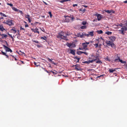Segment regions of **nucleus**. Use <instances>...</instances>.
I'll return each mask as SVG.
<instances>
[{
  "instance_id": "1",
  "label": "nucleus",
  "mask_w": 127,
  "mask_h": 127,
  "mask_svg": "<svg viewBox=\"0 0 127 127\" xmlns=\"http://www.w3.org/2000/svg\"><path fill=\"white\" fill-rule=\"evenodd\" d=\"M69 35L70 34L68 33H64L62 32L58 33L57 36V37L60 40L63 39L67 40V36Z\"/></svg>"
},
{
  "instance_id": "2",
  "label": "nucleus",
  "mask_w": 127,
  "mask_h": 127,
  "mask_svg": "<svg viewBox=\"0 0 127 127\" xmlns=\"http://www.w3.org/2000/svg\"><path fill=\"white\" fill-rule=\"evenodd\" d=\"M74 19V18L72 16H65V21L66 22H72Z\"/></svg>"
},
{
  "instance_id": "3",
  "label": "nucleus",
  "mask_w": 127,
  "mask_h": 127,
  "mask_svg": "<svg viewBox=\"0 0 127 127\" xmlns=\"http://www.w3.org/2000/svg\"><path fill=\"white\" fill-rule=\"evenodd\" d=\"M106 43L107 46H111L112 47L114 45V44L113 42L110 40H106Z\"/></svg>"
},
{
  "instance_id": "4",
  "label": "nucleus",
  "mask_w": 127,
  "mask_h": 127,
  "mask_svg": "<svg viewBox=\"0 0 127 127\" xmlns=\"http://www.w3.org/2000/svg\"><path fill=\"white\" fill-rule=\"evenodd\" d=\"M94 15L97 16V20L98 21L101 20V19L103 18V16L97 13H96L94 14Z\"/></svg>"
},
{
  "instance_id": "5",
  "label": "nucleus",
  "mask_w": 127,
  "mask_h": 127,
  "mask_svg": "<svg viewBox=\"0 0 127 127\" xmlns=\"http://www.w3.org/2000/svg\"><path fill=\"white\" fill-rule=\"evenodd\" d=\"M3 46L6 52H12V50L10 48L6 46L3 45Z\"/></svg>"
},
{
  "instance_id": "6",
  "label": "nucleus",
  "mask_w": 127,
  "mask_h": 127,
  "mask_svg": "<svg viewBox=\"0 0 127 127\" xmlns=\"http://www.w3.org/2000/svg\"><path fill=\"white\" fill-rule=\"evenodd\" d=\"M4 23L9 26H11L13 24L12 23V20L5 21L4 22Z\"/></svg>"
},
{
  "instance_id": "7",
  "label": "nucleus",
  "mask_w": 127,
  "mask_h": 127,
  "mask_svg": "<svg viewBox=\"0 0 127 127\" xmlns=\"http://www.w3.org/2000/svg\"><path fill=\"white\" fill-rule=\"evenodd\" d=\"M94 57L95 58V59H93L92 60H89V61H85V63L88 64H89L90 63H92L93 61H95L97 58V57L96 56H94Z\"/></svg>"
},
{
  "instance_id": "8",
  "label": "nucleus",
  "mask_w": 127,
  "mask_h": 127,
  "mask_svg": "<svg viewBox=\"0 0 127 127\" xmlns=\"http://www.w3.org/2000/svg\"><path fill=\"white\" fill-rule=\"evenodd\" d=\"M110 41L113 42L116 39V38L115 36H111L108 37Z\"/></svg>"
},
{
  "instance_id": "9",
  "label": "nucleus",
  "mask_w": 127,
  "mask_h": 127,
  "mask_svg": "<svg viewBox=\"0 0 127 127\" xmlns=\"http://www.w3.org/2000/svg\"><path fill=\"white\" fill-rule=\"evenodd\" d=\"M31 30L34 33H37L38 34H39V32L38 31V28L35 29H31Z\"/></svg>"
},
{
  "instance_id": "10",
  "label": "nucleus",
  "mask_w": 127,
  "mask_h": 127,
  "mask_svg": "<svg viewBox=\"0 0 127 127\" xmlns=\"http://www.w3.org/2000/svg\"><path fill=\"white\" fill-rule=\"evenodd\" d=\"M25 17L26 18L28 19L29 22L31 23V21L30 19V16L29 15H25Z\"/></svg>"
},
{
  "instance_id": "11",
  "label": "nucleus",
  "mask_w": 127,
  "mask_h": 127,
  "mask_svg": "<svg viewBox=\"0 0 127 127\" xmlns=\"http://www.w3.org/2000/svg\"><path fill=\"white\" fill-rule=\"evenodd\" d=\"M82 45L83 46V48L84 49H88L87 48V45L85 42L82 43Z\"/></svg>"
},
{
  "instance_id": "12",
  "label": "nucleus",
  "mask_w": 127,
  "mask_h": 127,
  "mask_svg": "<svg viewBox=\"0 0 127 127\" xmlns=\"http://www.w3.org/2000/svg\"><path fill=\"white\" fill-rule=\"evenodd\" d=\"M121 30L123 31H126L127 30V25L125 26L122 27L121 28Z\"/></svg>"
},
{
  "instance_id": "13",
  "label": "nucleus",
  "mask_w": 127,
  "mask_h": 127,
  "mask_svg": "<svg viewBox=\"0 0 127 127\" xmlns=\"http://www.w3.org/2000/svg\"><path fill=\"white\" fill-rule=\"evenodd\" d=\"M83 33H82L81 34L80 33H78L77 35V36L82 38L83 37Z\"/></svg>"
},
{
  "instance_id": "14",
  "label": "nucleus",
  "mask_w": 127,
  "mask_h": 127,
  "mask_svg": "<svg viewBox=\"0 0 127 127\" xmlns=\"http://www.w3.org/2000/svg\"><path fill=\"white\" fill-rule=\"evenodd\" d=\"M70 53L73 54V55H74L75 54V51L73 49H70Z\"/></svg>"
},
{
  "instance_id": "15",
  "label": "nucleus",
  "mask_w": 127,
  "mask_h": 127,
  "mask_svg": "<svg viewBox=\"0 0 127 127\" xmlns=\"http://www.w3.org/2000/svg\"><path fill=\"white\" fill-rule=\"evenodd\" d=\"M115 71V69H112L110 68L109 69V71L110 72L113 73Z\"/></svg>"
},
{
  "instance_id": "16",
  "label": "nucleus",
  "mask_w": 127,
  "mask_h": 127,
  "mask_svg": "<svg viewBox=\"0 0 127 127\" xmlns=\"http://www.w3.org/2000/svg\"><path fill=\"white\" fill-rule=\"evenodd\" d=\"M1 52L2 53V55H5V56H6L7 58H8L9 57H8V55L6 54V53L4 52L3 51H1Z\"/></svg>"
},
{
  "instance_id": "17",
  "label": "nucleus",
  "mask_w": 127,
  "mask_h": 127,
  "mask_svg": "<svg viewBox=\"0 0 127 127\" xmlns=\"http://www.w3.org/2000/svg\"><path fill=\"white\" fill-rule=\"evenodd\" d=\"M120 59L119 57H118L117 58L115 59L114 60V61L115 62H117L119 61V60Z\"/></svg>"
},
{
  "instance_id": "18",
  "label": "nucleus",
  "mask_w": 127,
  "mask_h": 127,
  "mask_svg": "<svg viewBox=\"0 0 127 127\" xmlns=\"http://www.w3.org/2000/svg\"><path fill=\"white\" fill-rule=\"evenodd\" d=\"M0 30L2 31L4 30H5L4 29L3 27V26L2 25H0Z\"/></svg>"
},
{
  "instance_id": "19",
  "label": "nucleus",
  "mask_w": 127,
  "mask_h": 127,
  "mask_svg": "<svg viewBox=\"0 0 127 127\" xmlns=\"http://www.w3.org/2000/svg\"><path fill=\"white\" fill-rule=\"evenodd\" d=\"M89 35H90L91 36H94V32H90L89 33Z\"/></svg>"
},
{
  "instance_id": "20",
  "label": "nucleus",
  "mask_w": 127,
  "mask_h": 127,
  "mask_svg": "<svg viewBox=\"0 0 127 127\" xmlns=\"http://www.w3.org/2000/svg\"><path fill=\"white\" fill-rule=\"evenodd\" d=\"M48 61H49L52 64H53L55 65H56V64L54 63L51 59H50L48 58Z\"/></svg>"
},
{
  "instance_id": "21",
  "label": "nucleus",
  "mask_w": 127,
  "mask_h": 127,
  "mask_svg": "<svg viewBox=\"0 0 127 127\" xmlns=\"http://www.w3.org/2000/svg\"><path fill=\"white\" fill-rule=\"evenodd\" d=\"M48 61H49L52 64H53L55 65H56V64L54 63L51 59H50L48 58Z\"/></svg>"
},
{
  "instance_id": "22",
  "label": "nucleus",
  "mask_w": 127,
  "mask_h": 127,
  "mask_svg": "<svg viewBox=\"0 0 127 127\" xmlns=\"http://www.w3.org/2000/svg\"><path fill=\"white\" fill-rule=\"evenodd\" d=\"M77 53L79 55H80L82 53H83V52L80 51H78L77 52Z\"/></svg>"
},
{
  "instance_id": "23",
  "label": "nucleus",
  "mask_w": 127,
  "mask_h": 127,
  "mask_svg": "<svg viewBox=\"0 0 127 127\" xmlns=\"http://www.w3.org/2000/svg\"><path fill=\"white\" fill-rule=\"evenodd\" d=\"M12 8V9L14 10L15 11H16L18 12V10H19V9H17V8H16L14 7H13Z\"/></svg>"
},
{
  "instance_id": "24",
  "label": "nucleus",
  "mask_w": 127,
  "mask_h": 127,
  "mask_svg": "<svg viewBox=\"0 0 127 127\" xmlns=\"http://www.w3.org/2000/svg\"><path fill=\"white\" fill-rule=\"evenodd\" d=\"M105 33L106 34H107L108 35H111L112 34V33L111 32L108 31L106 32Z\"/></svg>"
},
{
  "instance_id": "25",
  "label": "nucleus",
  "mask_w": 127,
  "mask_h": 127,
  "mask_svg": "<svg viewBox=\"0 0 127 127\" xmlns=\"http://www.w3.org/2000/svg\"><path fill=\"white\" fill-rule=\"evenodd\" d=\"M104 59L105 60L108 61H110V59L108 57L107 58H105Z\"/></svg>"
},
{
  "instance_id": "26",
  "label": "nucleus",
  "mask_w": 127,
  "mask_h": 127,
  "mask_svg": "<svg viewBox=\"0 0 127 127\" xmlns=\"http://www.w3.org/2000/svg\"><path fill=\"white\" fill-rule=\"evenodd\" d=\"M97 32L98 33V34H102L103 33V31H102L101 30H100L99 31H97Z\"/></svg>"
},
{
  "instance_id": "27",
  "label": "nucleus",
  "mask_w": 127,
  "mask_h": 127,
  "mask_svg": "<svg viewBox=\"0 0 127 127\" xmlns=\"http://www.w3.org/2000/svg\"><path fill=\"white\" fill-rule=\"evenodd\" d=\"M87 26H82L80 28L81 29H84L86 28Z\"/></svg>"
},
{
  "instance_id": "28",
  "label": "nucleus",
  "mask_w": 127,
  "mask_h": 127,
  "mask_svg": "<svg viewBox=\"0 0 127 127\" xmlns=\"http://www.w3.org/2000/svg\"><path fill=\"white\" fill-rule=\"evenodd\" d=\"M105 12H107V13H110V14L111 13H112V11L110 10H105Z\"/></svg>"
},
{
  "instance_id": "29",
  "label": "nucleus",
  "mask_w": 127,
  "mask_h": 127,
  "mask_svg": "<svg viewBox=\"0 0 127 127\" xmlns=\"http://www.w3.org/2000/svg\"><path fill=\"white\" fill-rule=\"evenodd\" d=\"M69 0H63L60 1V2L62 3H63L65 2L68 1Z\"/></svg>"
},
{
  "instance_id": "30",
  "label": "nucleus",
  "mask_w": 127,
  "mask_h": 127,
  "mask_svg": "<svg viewBox=\"0 0 127 127\" xmlns=\"http://www.w3.org/2000/svg\"><path fill=\"white\" fill-rule=\"evenodd\" d=\"M119 31L121 32L120 33L122 34H124V31L122 30H119Z\"/></svg>"
},
{
  "instance_id": "31",
  "label": "nucleus",
  "mask_w": 127,
  "mask_h": 127,
  "mask_svg": "<svg viewBox=\"0 0 127 127\" xmlns=\"http://www.w3.org/2000/svg\"><path fill=\"white\" fill-rule=\"evenodd\" d=\"M86 23H87L86 22V21H83L82 23V24L83 25H86Z\"/></svg>"
},
{
  "instance_id": "32",
  "label": "nucleus",
  "mask_w": 127,
  "mask_h": 127,
  "mask_svg": "<svg viewBox=\"0 0 127 127\" xmlns=\"http://www.w3.org/2000/svg\"><path fill=\"white\" fill-rule=\"evenodd\" d=\"M41 38L42 39H44L45 40H46L47 39V38L45 36H44V37H41Z\"/></svg>"
},
{
  "instance_id": "33",
  "label": "nucleus",
  "mask_w": 127,
  "mask_h": 127,
  "mask_svg": "<svg viewBox=\"0 0 127 127\" xmlns=\"http://www.w3.org/2000/svg\"><path fill=\"white\" fill-rule=\"evenodd\" d=\"M1 35L2 37H6L7 36V35L6 34H2Z\"/></svg>"
},
{
  "instance_id": "34",
  "label": "nucleus",
  "mask_w": 127,
  "mask_h": 127,
  "mask_svg": "<svg viewBox=\"0 0 127 127\" xmlns=\"http://www.w3.org/2000/svg\"><path fill=\"white\" fill-rule=\"evenodd\" d=\"M96 63H97L100 64H101L102 63V62H101L100 60H98L96 61Z\"/></svg>"
},
{
  "instance_id": "35",
  "label": "nucleus",
  "mask_w": 127,
  "mask_h": 127,
  "mask_svg": "<svg viewBox=\"0 0 127 127\" xmlns=\"http://www.w3.org/2000/svg\"><path fill=\"white\" fill-rule=\"evenodd\" d=\"M86 9H80V10L82 12H84L86 10Z\"/></svg>"
},
{
  "instance_id": "36",
  "label": "nucleus",
  "mask_w": 127,
  "mask_h": 127,
  "mask_svg": "<svg viewBox=\"0 0 127 127\" xmlns=\"http://www.w3.org/2000/svg\"><path fill=\"white\" fill-rule=\"evenodd\" d=\"M67 45L68 47L69 48H70L71 47V44H70L68 43H67Z\"/></svg>"
},
{
  "instance_id": "37",
  "label": "nucleus",
  "mask_w": 127,
  "mask_h": 127,
  "mask_svg": "<svg viewBox=\"0 0 127 127\" xmlns=\"http://www.w3.org/2000/svg\"><path fill=\"white\" fill-rule=\"evenodd\" d=\"M18 12L20 13L21 14H23V13L22 11L20 10H19Z\"/></svg>"
},
{
  "instance_id": "38",
  "label": "nucleus",
  "mask_w": 127,
  "mask_h": 127,
  "mask_svg": "<svg viewBox=\"0 0 127 127\" xmlns=\"http://www.w3.org/2000/svg\"><path fill=\"white\" fill-rule=\"evenodd\" d=\"M7 5H9L11 7H12L13 6V5L11 3H7Z\"/></svg>"
},
{
  "instance_id": "39",
  "label": "nucleus",
  "mask_w": 127,
  "mask_h": 127,
  "mask_svg": "<svg viewBox=\"0 0 127 127\" xmlns=\"http://www.w3.org/2000/svg\"><path fill=\"white\" fill-rule=\"evenodd\" d=\"M1 16L5 17H7L6 15L3 13H2V14L1 15Z\"/></svg>"
},
{
  "instance_id": "40",
  "label": "nucleus",
  "mask_w": 127,
  "mask_h": 127,
  "mask_svg": "<svg viewBox=\"0 0 127 127\" xmlns=\"http://www.w3.org/2000/svg\"><path fill=\"white\" fill-rule=\"evenodd\" d=\"M48 13L49 14L50 17L51 18L52 16V14L51 12H49Z\"/></svg>"
},
{
  "instance_id": "41",
  "label": "nucleus",
  "mask_w": 127,
  "mask_h": 127,
  "mask_svg": "<svg viewBox=\"0 0 127 127\" xmlns=\"http://www.w3.org/2000/svg\"><path fill=\"white\" fill-rule=\"evenodd\" d=\"M119 61L120 62H121V63H122L123 64V63H124V62L122 60H121L120 59H119Z\"/></svg>"
},
{
  "instance_id": "42",
  "label": "nucleus",
  "mask_w": 127,
  "mask_h": 127,
  "mask_svg": "<svg viewBox=\"0 0 127 127\" xmlns=\"http://www.w3.org/2000/svg\"><path fill=\"white\" fill-rule=\"evenodd\" d=\"M34 65H36L37 66H39V64H37V63L35 62H34Z\"/></svg>"
},
{
  "instance_id": "43",
  "label": "nucleus",
  "mask_w": 127,
  "mask_h": 127,
  "mask_svg": "<svg viewBox=\"0 0 127 127\" xmlns=\"http://www.w3.org/2000/svg\"><path fill=\"white\" fill-rule=\"evenodd\" d=\"M94 45L95 46V48H97L98 46V43H96L94 44Z\"/></svg>"
},
{
  "instance_id": "44",
  "label": "nucleus",
  "mask_w": 127,
  "mask_h": 127,
  "mask_svg": "<svg viewBox=\"0 0 127 127\" xmlns=\"http://www.w3.org/2000/svg\"><path fill=\"white\" fill-rule=\"evenodd\" d=\"M42 69H44L45 71L47 73H49V72H48V71H47L46 69H45V68H44L42 67Z\"/></svg>"
},
{
  "instance_id": "45",
  "label": "nucleus",
  "mask_w": 127,
  "mask_h": 127,
  "mask_svg": "<svg viewBox=\"0 0 127 127\" xmlns=\"http://www.w3.org/2000/svg\"><path fill=\"white\" fill-rule=\"evenodd\" d=\"M40 29L43 32H45V30L43 28H42V29H41V28H40Z\"/></svg>"
},
{
  "instance_id": "46",
  "label": "nucleus",
  "mask_w": 127,
  "mask_h": 127,
  "mask_svg": "<svg viewBox=\"0 0 127 127\" xmlns=\"http://www.w3.org/2000/svg\"><path fill=\"white\" fill-rule=\"evenodd\" d=\"M33 42H35L37 43H39L38 42L37 40H32Z\"/></svg>"
},
{
  "instance_id": "47",
  "label": "nucleus",
  "mask_w": 127,
  "mask_h": 127,
  "mask_svg": "<svg viewBox=\"0 0 127 127\" xmlns=\"http://www.w3.org/2000/svg\"><path fill=\"white\" fill-rule=\"evenodd\" d=\"M83 53L84 54L86 55H88V53L85 52H83Z\"/></svg>"
},
{
  "instance_id": "48",
  "label": "nucleus",
  "mask_w": 127,
  "mask_h": 127,
  "mask_svg": "<svg viewBox=\"0 0 127 127\" xmlns=\"http://www.w3.org/2000/svg\"><path fill=\"white\" fill-rule=\"evenodd\" d=\"M85 43H86V44H87V45H88L89 44V42H87L86 41Z\"/></svg>"
},
{
  "instance_id": "49",
  "label": "nucleus",
  "mask_w": 127,
  "mask_h": 127,
  "mask_svg": "<svg viewBox=\"0 0 127 127\" xmlns=\"http://www.w3.org/2000/svg\"><path fill=\"white\" fill-rule=\"evenodd\" d=\"M77 6V4H74L73 5V6L75 7V6Z\"/></svg>"
},
{
  "instance_id": "50",
  "label": "nucleus",
  "mask_w": 127,
  "mask_h": 127,
  "mask_svg": "<svg viewBox=\"0 0 127 127\" xmlns=\"http://www.w3.org/2000/svg\"><path fill=\"white\" fill-rule=\"evenodd\" d=\"M5 42H6V45H7V46H8V44L7 42L6 41H5Z\"/></svg>"
},
{
  "instance_id": "51",
  "label": "nucleus",
  "mask_w": 127,
  "mask_h": 127,
  "mask_svg": "<svg viewBox=\"0 0 127 127\" xmlns=\"http://www.w3.org/2000/svg\"><path fill=\"white\" fill-rule=\"evenodd\" d=\"M8 35H9V36L11 37L12 38H13V37L12 36V35L10 34H8Z\"/></svg>"
},
{
  "instance_id": "52",
  "label": "nucleus",
  "mask_w": 127,
  "mask_h": 127,
  "mask_svg": "<svg viewBox=\"0 0 127 127\" xmlns=\"http://www.w3.org/2000/svg\"><path fill=\"white\" fill-rule=\"evenodd\" d=\"M36 46L38 47H41L39 45H37Z\"/></svg>"
},
{
  "instance_id": "53",
  "label": "nucleus",
  "mask_w": 127,
  "mask_h": 127,
  "mask_svg": "<svg viewBox=\"0 0 127 127\" xmlns=\"http://www.w3.org/2000/svg\"><path fill=\"white\" fill-rule=\"evenodd\" d=\"M119 25H119V26H120L121 27H122L123 24H122L121 23L120 24H119Z\"/></svg>"
},
{
  "instance_id": "54",
  "label": "nucleus",
  "mask_w": 127,
  "mask_h": 127,
  "mask_svg": "<svg viewBox=\"0 0 127 127\" xmlns=\"http://www.w3.org/2000/svg\"><path fill=\"white\" fill-rule=\"evenodd\" d=\"M83 33V36H86V35L87 34H86L84 32H83V33Z\"/></svg>"
},
{
  "instance_id": "55",
  "label": "nucleus",
  "mask_w": 127,
  "mask_h": 127,
  "mask_svg": "<svg viewBox=\"0 0 127 127\" xmlns=\"http://www.w3.org/2000/svg\"><path fill=\"white\" fill-rule=\"evenodd\" d=\"M76 59H77L78 60V62L79 60L80 59V58H77L76 57Z\"/></svg>"
},
{
  "instance_id": "56",
  "label": "nucleus",
  "mask_w": 127,
  "mask_h": 127,
  "mask_svg": "<svg viewBox=\"0 0 127 127\" xmlns=\"http://www.w3.org/2000/svg\"><path fill=\"white\" fill-rule=\"evenodd\" d=\"M124 2L125 3H127V0L124 1Z\"/></svg>"
},
{
  "instance_id": "57",
  "label": "nucleus",
  "mask_w": 127,
  "mask_h": 127,
  "mask_svg": "<svg viewBox=\"0 0 127 127\" xmlns=\"http://www.w3.org/2000/svg\"><path fill=\"white\" fill-rule=\"evenodd\" d=\"M12 30H13L14 31V33H15L16 32V31L15 30H14L13 29H12Z\"/></svg>"
},
{
  "instance_id": "58",
  "label": "nucleus",
  "mask_w": 127,
  "mask_h": 127,
  "mask_svg": "<svg viewBox=\"0 0 127 127\" xmlns=\"http://www.w3.org/2000/svg\"><path fill=\"white\" fill-rule=\"evenodd\" d=\"M75 69H77V70H79V69L77 67H75Z\"/></svg>"
},
{
  "instance_id": "59",
  "label": "nucleus",
  "mask_w": 127,
  "mask_h": 127,
  "mask_svg": "<svg viewBox=\"0 0 127 127\" xmlns=\"http://www.w3.org/2000/svg\"><path fill=\"white\" fill-rule=\"evenodd\" d=\"M25 27H28V24H26L25 25Z\"/></svg>"
},
{
  "instance_id": "60",
  "label": "nucleus",
  "mask_w": 127,
  "mask_h": 127,
  "mask_svg": "<svg viewBox=\"0 0 127 127\" xmlns=\"http://www.w3.org/2000/svg\"><path fill=\"white\" fill-rule=\"evenodd\" d=\"M83 6L85 7V8H86L87 7V6L84 5H83Z\"/></svg>"
},
{
  "instance_id": "61",
  "label": "nucleus",
  "mask_w": 127,
  "mask_h": 127,
  "mask_svg": "<svg viewBox=\"0 0 127 127\" xmlns=\"http://www.w3.org/2000/svg\"><path fill=\"white\" fill-rule=\"evenodd\" d=\"M20 30H24V29L23 28H22V27L20 28Z\"/></svg>"
},
{
  "instance_id": "62",
  "label": "nucleus",
  "mask_w": 127,
  "mask_h": 127,
  "mask_svg": "<svg viewBox=\"0 0 127 127\" xmlns=\"http://www.w3.org/2000/svg\"><path fill=\"white\" fill-rule=\"evenodd\" d=\"M89 35H89V34H87L86 35V36H89Z\"/></svg>"
},
{
  "instance_id": "63",
  "label": "nucleus",
  "mask_w": 127,
  "mask_h": 127,
  "mask_svg": "<svg viewBox=\"0 0 127 127\" xmlns=\"http://www.w3.org/2000/svg\"><path fill=\"white\" fill-rule=\"evenodd\" d=\"M119 25V24H117V25H116V26H117L118 27V26H119V25Z\"/></svg>"
},
{
  "instance_id": "64",
  "label": "nucleus",
  "mask_w": 127,
  "mask_h": 127,
  "mask_svg": "<svg viewBox=\"0 0 127 127\" xmlns=\"http://www.w3.org/2000/svg\"><path fill=\"white\" fill-rule=\"evenodd\" d=\"M104 75H101L100 76V77H102V76Z\"/></svg>"
}]
</instances>
